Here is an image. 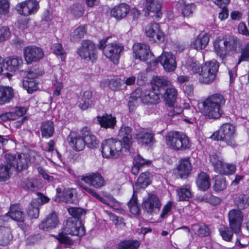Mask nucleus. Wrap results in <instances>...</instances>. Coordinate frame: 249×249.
<instances>
[{"label":"nucleus","instance_id":"obj_1","mask_svg":"<svg viewBox=\"0 0 249 249\" xmlns=\"http://www.w3.org/2000/svg\"><path fill=\"white\" fill-rule=\"evenodd\" d=\"M225 100L223 96L215 93L198 103V108L201 113L207 119H216L222 113L221 107L225 105Z\"/></svg>","mask_w":249,"mask_h":249},{"label":"nucleus","instance_id":"obj_2","mask_svg":"<svg viewBox=\"0 0 249 249\" xmlns=\"http://www.w3.org/2000/svg\"><path fill=\"white\" fill-rule=\"evenodd\" d=\"M111 38L108 36L100 40L97 45L98 48L102 50L105 56L112 61L114 64L118 63L121 53L124 51V46L119 43H108Z\"/></svg>","mask_w":249,"mask_h":249},{"label":"nucleus","instance_id":"obj_3","mask_svg":"<svg viewBox=\"0 0 249 249\" xmlns=\"http://www.w3.org/2000/svg\"><path fill=\"white\" fill-rule=\"evenodd\" d=\"M240 40L234 36L228 37L217 38L213 43V46L217 54L223 60L226 55L227 52L236 51Z\"/></svg>","mask_w":249,"mask_h":249},{"label":"nucleus","instance_id":"obj_4","mask_svg":"<svg viewBox=\"0 0 249 249\" xmlns=\"http://www.w3.org/2000/svg\"><path fill=\"white\" fill-rule=\"evenodd\" d=\"M167 145L175 150H184L190 146L188 138L178 131H171L166 136Z\"/></svg>","mask_w":249,"mask_h":249},{"label":"nucleus","instance_id":"obj_5","mask_svg":"<svg viewBox=\"0 0 249 249\" xmlns=\"http://www.w3.org/2000/svg\"><path fill=\"white\" fill-rule=\"evenodd\" d=\"M122 143L116 139H108L102 143V153L104 157L117 158L122 154Z\"/></svg>","mask_w":249,"mask_h":249},{"label":"nucleus","instance_id":"obj_6","mask_svg":"<svg viewBox=\"0 0 249 249\" xmlns=\"http://www.w3.org/2000/svg\"><path fill=\"white\" fill-rule=\"evenodd\" d=\"M76 53L81 58L92 62L96 60L98 57L95 44L88 39L81 41V45L78 48Z\"/></svg>","mask_w":249,"mask_h":249},{"label":"nucleus","instance_id":"obj_7","mask_svg":"<svg viewBox=\"0 0 249 249\" xmlns=\"http://www.w3.org/2000/svg\"><path fill=\"white\" fill-rule=\"evenodd\" d=\"M5 162L9 164L10 167L18 171L26 169L28 166L29 160L25 154H7L5 156Z\"/></svg>","mask_w":249,"mask_h":249},{"label":"nucleus","instance_id":"obj_8","mask_svg":"<svg viewBox=\"0 0 249 249\" xmlns=\"http://www.w3.org/2000/svg\"><path fill=\"white\" fill-rule=\"evenodd\" d=\"M134 57L150 64H153V54L151 52L148 45L144 43L135 44L133 47Z\"/></svg>","mask_w":249,"mask_h":249},{"label":"nucleus","instance_id":"obj_9","mask_svg":"<svg viewBox=\"0 0 249 249\" xmlns=\"http://www.w3.org/2000/svg\"><path fill=\"white\" fill-rule=\"evenodd\" d=\"M145 33L146 36L153 42L160 43L164 41L165 35L161 30L160 24L155 22H151L146 26Z\"/></svg>","mask_w":249,"mask_h":249},{"label":"nucleus","instance_id":"obj_10","mask_svg":"<svg viewBox=\"0 0 249 249\" xmlns=\"http://www.w3.org/2000/svg\"><path fill=\"white\" fill-rule=\"evenodd\" d=\"M64 231L66 234L73 236H82L85 233V228L81 221L73 217H70L66 220Z\"/></svg>","mask_w":249,"mask_h":249},{"label":"nucleus","instance_id":"obj_11","mask_svg":"<svg viewBox=\"0 0 249 249\" xmlns=\"http://www.w3.org/2000/svg\"><path fill=\"white\" fill-rule=\"evenodd\" d=\"M160 62L167 71H174L177 67L176 57L171 53L164 52L158 59L152 61L153 65L155 66Z\"/></svg>","mask_w":249,"mask_h":249},{"label":"nucleus","instance_id":"obj_12","mask_svg":"<svg viewBox=\"0 0 249 249\" xmlns=\"http://www.w3.org/2000/svg\"><path fill=\"white\" fill-rule=\"evenodd\" d=\"M39 8V3L36 0H26L18 3L15 9L19 14L28 16L36 14Z\"/></svg>","mask_w":249,"mask_h":249},{"label":"nucleus","instance_id":"obj_13","mask_svg":"<svg viewBox=\"0 0 249 249\" xmlns=\"http://www.w3.org/2000/svg\"><path fill=\"white\" fill-rule=\"evenodd\" d=\"M23 54L27 64L37 62L44 56L42 49L36 46H29L24 48Z\"/></svg>","mask_w":249,"mask_h":249},{"label":"nucleus","instance_id":"obj_14","mask_svg":"<svg viewBox=\"0 0 249 249\" xmlns=\"http://www.w3.org/2000/svg\"><path fill=\"white\" fill-rule=\"evenodd\" d=\"M140 90L138 89L132 93L131 96V102L133 100H137L139 98L140 101L145 104H156L160 101L158 94L155 93L153 91L146 90L141 95H140Z\"/></svg>","mask_w":249,"mask_h":249},{"label":"nucleus","instance_id":"obj_15","mask_svg":"<svg viewBox=\"0 0 249 249\" xmlns=\"http://www.w3.org/2000/svg\"><path fill=\"white\" fill-rule=\"evenodd\" d=\"M230 227L234 233L240 232L243 219V214L240 210L232 209L228 213Z\"/></svg>","mask_w":249,"mask_h":249},{"label":"nucleus","instance_id":"obj_16","mask_svg":"<svg viewBox=\"0 0 249 249\" xmlns=\"http://www.w3.org/2000/svg\"><path fill=\"white\" fill-rule=\"evenodd\" d=\"M220 133L222 135L223 141L231 146H236L234 140L235 128L233 125L230 123L223 124L220 127Z\"/></svg>","mask_w":249,"mask_h":249},{"label":"nucleus","instance_id":"obj_17","mask_svg":"<svg viewBox=\"0 0 249 249\" xmlns=\"http://www.w3.org/2000/svg\"><path fill=\"white\" fill-rule=\"evenodd\" d=\"M79 179L95 188H100L105 185V180L98 173H91L80 176Z\"/></svg>","mask_w":249,"mask_h":249},{"label":"nucleus","instance_id":"obj_18","mask_svg":"<svg viewBox=\"0 0 249 249\" xmlns=\"http://www.w3.org/2000/svg\"><path fill=\"white\" fill-rule=\"evenodd\" d=\"M219 67V63L214 59L207 62L201 67L200 75L203 78H215Z\"/></svg>","mask_w":249,"mask_h":249},{"label":"nucleus","instance_id":"obj_19","mask_svg":"<svg viewBox=\"0 0 249 249\" xmlns=\"http://www.w3.org/2000/svg\"><path fill=\"white\" fill-rule=\"evenodd\" d=\"M161 204L158 197L155 195L149 194L148 197L143 202L142 207L148 213L152 214L156 210L159 211Z\"/></svg>","mask_w":249,"mask_h":249},{"label":"nucleus","instance_id":"obj_20","mask_svg":"<svg viewBox=\"0 0 249 249\" xmlns=\"http://www.w3.org/2000/svg\"><path fill=\"white\" fill-rule=\"evenodd\" d=\"M176 174L181 178H186L192 170V166L189 158L180 159L177 166Z\"/></svg>","mask_w":249,"mask_h":249},{"label":"nucleus","instance_id":"obj_21","mask_svg":"<svg viewBox=\"0 0 249 249\" xmlns=\"http://www.w3.org/2000/svg\"><path fill=\"white\" fill-rule=\"evenodd\" d=\"M7 216L0 217V245L5 246L10 243L13 239V235L10 229L1 225L5 221Z\"/></svg>","mask_w":249,"mask_h":249},{"label":"nucleus","instance_id":"obj_22","mask_svg":"<svg viewBox=\"0 0 249 249\" xmlns=\"http://www.w3.org/2000/svg\"><path fill=\"white\" fill-rule=\"evenodd\" d=\"M56 213L52 212L48 214L39 225L40 229L44 231H50L55 228L58 223Z\"/></svg>","mask_w":249,"mask_h":249},{"label":"nucleus","instance_id":"obj_23","mask_svg":"<svg viewBox=\"0 0 249 249\" xmlns=\"http://www.w3.org/2000/svg\"><path fill=\"white\" fill-rule=\"evenodd\" d=\"M80 134L84 140L85 145L90 148H94L99 144L96 137L90 131L88 127H84L80 130Z\"/></svg>","mask_w":249,"mask_h":249},{"label":"nucleus","instance_id":"obj_24","mask_svg":"<svg viewBox=\"0 0 249 249\" xmlns=\"http://www.w3.org/2000/svg\"><path fill=\"white\" fill-rule=\"evenodd\" d=\"M67 140L70 145L75 151H82L86 145L82 136H80L74 132L70 133Z\"/></svg>","mask_w":249,"mask_h":249},{"label":"nucleus","instance_id":"obj_25","mask_svg":"<svg viewBox=\"0 0 249 249\" xmlns=\"http://www.w3.org/2000/svg\"><path fill=\"white\" fill-rule=\"evenodd\" d=\"M135 135L139 143L142 144H148L154 140V134L145 128H141L137 130Z\"/></svg>","mask_w":249,"mask_h":249},{"label":"nucleus","instance_id":"obj_26","mask_svg":"<svg viewBox=\"0 0 249 249\" xmlns=\"http://www.w3.org/2000/svg\"><path fill=\"white\" fill-rule=\"evenodd\" d=\"M177 8L183 17L192 16L196 6L194 3H187L185 0H179L176 4Z\"/></svg>","mask_w":249,"mask_h":249},{"label":"nucleus","instance_id":"obj_27","mask_svg":"<svg viewBox=\"0 0 249 249\" xmlns=\"http://www.w3.org/2000/svg\"><path fill=\"white\" fill-rule=\"evenodd\" d=\"M163 94V101L169 107H173L176 101L178 91L176 88L170 85L165 89Z\"/></svg>","mask_w":249,"mask_h":249},{"label":"nucleus","instance_id":"obj_28","mask_svg":"<svg viewBox=\"0 0 249 249\" xmlns=\"http://www.w3.org/2000/svg\"><path fill=\"white\" fill-rule=\"evenodd\" d=\"M196 183L199 190L202 191L208 190L211 185L209 176L204 172L198 174L196 177Z\"/></svg>","mask_w":249,"mask_h":249},{"label":"nucleus","instance_id":"obj_29","mask_svg":"<svg viewBox=\"0 0 249 249\" xmlns=\"http://www.w3.org/2000/svg\"><path fill=\"white\" fill-rule=\"evenodd\" d=\"M132 129L130 127L122 125L120 128L118 137L123 141L124 145L129 147L133 142Z\"/></svg>","mask_w":249,"mask_h":249},{"label":"nucleus","instance_id":"obj_30","mask_svg":"<svg viewBox=\"0 0 249 249\" xmlns=\"http://www.w3.org/2000/svg\"><path fill=\"white\" fill-rule=\"evenodd\" d=\"M130 7L125 3H122L115 6L111 11V15L117 19H121L125 17L129 11Z\"/></svg>","mask_w":249,"mask_h":249},{"label":"nucleus","instance_id":"obj_31","mask_svg":"<svg viewBox=\"0 0 249 249\" xmlns=\"http://www.w3.org/2000/svg\"><path fill=\"white\" fill-rule=\"evenodd\" d=\"M209 40V37L207 34H200L192 41L191 45L192 48L196 50H202L207 46Z\"/></svg>","mask_w":249,"mask_h":249},{"label":"nucleus","instance_id":"obj_32","mask_svg":"<svg viewBox=\"0 0 249 249\" xmlns=\"http://www.w3.org/2000/svg\"><path fill=\"white\" fill-rule=\"evenodd\" d=\"M151 163L150 160H146L140 155H137L134 158L133 166L131 169L132 173L135 175H137L142 167L145 165H149Z\"/></svg>","mask_w":249,"mask_h":249},{"label":"nucleus","instance_id":"obj_33","mask_svg":"<svg viewBox=\"0 0 249 249\" xmlns=\"http://www.w3.org/2000/svg\"><path fill=\"white\" fill-rule=\"evenodd\" d=\"M14 90L10 87H0V105H4L10 102L13 98Z\"/></svg>","mask_w":249,"mask_h":249},{"label":"nucleus","instance_id":"obj_34","mask_svg":"<svg viewBox=\"0 0 249 249\" xmlns=\"http://www.w3.org/2000/svg\"><path fill=\"white\" fill-rule=\"evenodd\" d=\"M97 119L101 126L105 128H113L116 124V118L111 115L106 114L102 116H97Z\"/></svg>","mask_w":249,"mask_h":249},{"label":"nucleus","instance_id":"obj_35","mask_svg":"<svg viewBox=\"0 0 249 249\" xmlns=\"http://www.w3.org/2000/svg\"><path fill=\"white\" fill-rule=\"evenodd\" d=\"M12 219L18 222H23L25 215L18 205H13L7 213Z\"/></svg>","mask_w":249,"mask_h":249},{"label":"nucleus","instance_id":"obj_36","mask_svg":"<svg viewBox=\"0 0 249 249\" xmlns=\"http://www.w3.org/2000/svg\"><path fill=\"white\" fill-rule=\"evenodd\" d=\"M54 131V124L53 122L46 121L43 122L40 126L41 134L43 138L51 137Z\"/></svg>","mask_w":249,"mask_h":249},{"label":"nucleus","instance_id":"obj_37","mask_svg":"<svg viewBox=\"0 0 249 249\" xmlns=\"http://www.w3.org/2000/svg\"><path fill=\"white\" fill-rule=\"evenodd\" d=\"M145 8L147 11L156 13L158 17H160V12L162 2L161 0H145Z\"/></svg>","mask_w":249,"mask_h":249},{"label":"nucleus","instance_id":"obj_38","mask_svg":"<svg viewBox=\"0 0 249 249\" xmlns=\"http://www.w3.org/2000/svg\"><path fill=\"white\" fill-rule=\"evenodd\" d=\"M21 186L25 190L34 192L38 190V182L35 178H26L22 181Z\"/></svg>","mask_w":249,"mask_h":249},{"label":"nucleus","instance_id":"obj_39","mask_svg":"<svg viewBox=\"0 0 249 249\" xmlns=\"http://www.w3.org/2000/svg\"><path fill=\"white\" fill-rule=\"evenodd\" d=\"M22 63V60L20 57L16 56H10L6 60L7 69L11 71H15Z\"/></svg>","mask_w":249,"mask_h":249},{"label":"nucleus","instance_id":"obj_40","mask_svg":"<svg viewBox=\"0 0 249 249\" xmlns=\"http://www.w3.org/2000/svg\"><path fill=\"white\" fill-rule=\"evenodd\" d=\"M192 230L196 234L201 237L208 236L211 232L209 226L205 224H194L192 226Z\"/></svg>","mask_w":249,"mask_h":249},{"label":"nucleus","instance_id":"obj_41","mask_svg":"<svg viewBox=\"0 0 249 249\" xmlns=\"http://www.w3.org/2000/svg\"><path fill=\"white\" fill-rule=\"evenodd\" d=\"M178 199L180 201H186L191 197V186L189 184L184 185L177 190Z\"/></svg>","mask_w":249,"mask_h":249},{"label":"nucleus","instance_id":"obj_42","mask_svg":"<svg viewBox=\"0 0 249 249\" xmlns=\"http://www.w3.org/2000/svg\"><path fill=\"white\" fill-rule=\"evenodd\" d=\"M151 183V175L149 172L141 174L137 179L136 185L139 188H144Z\"/></svg>","mask_w":249,"mask_h":249},{"label":"nucleus","instance_id":"obj_43","mask_svg":"<svg viewBox=\"0 0 249 249\" xmlns=\"http://www.w3.org/2000/svg\"><path fill=\"white\" fill-rule=\"evenodd\" d=\"M151 83L152 88L154 89L157 88L158 90L161 89H165L171 85V82L167 79H152Z\"/></svg>","mask_w":249,"mask_h":249},{"label":"nucleus","instance_id":"obj_44","mask_svg":"<svg viewBox=\"0 0 249 249\" xmlns=\"http://www.w3.org/2000/svg\"><path fill=\"white\" fill-rule=\"evenodd\" d=\"M76 191L73 188H68L63 190V201L67 203H73L76 201Z\"/></svg>","mask_w":249,"mask_h":249},{"label":"nucleus","instance_id":"obj_45","mask_svg":"<svg viewBox=\"0 0 249 249\" xmlns=\"http://www.w3.org/2000/svg\"><path fill=\"white\" fill-rule=\"evenodd\" d=\"M86 33L87 29L85 26H79L72 33L70 40L73 42L78 41L82 38L84 37Z\"/></svg>","mask_w":249,"mask_h":249},{"label":"nucleus","instance_id":"obj_46","mask_svg":"<svg viewBox=\"0 0 249 249\" xmlns=\"http://www.w3.org/2000/svg\"><path fill=\"white\" fill-rule=\"evenodd\" d=\"M39 201L37 199L32 200L29 206L27 213L31 218H36L39 215Z\"/></svg>","mask_w":249,"mask_h":249},{"label":"nucleus","instance_id":"obj_47","mask_svg":"<svg viewBox=\"0 0 249 249\" xmlns=\"http://www.w3.org/2000/svg\"><path fill=\"white\" fill-rule=\"evenodd\" d=\"M236 169V166L234 164L223 162L216 172L226 175H232L235 173Z\"/></svg>","mask_w":249,"mask_h":249},{"label":"nucleus","instance_id":"obj_48","mask_svg":"<svg viewBox=\"0 0 249 249\" xmlns=\"http://www.w3.org/2000/svg\"><path fill=\"white\" fill-rule=\"evenodd\" d=\"M9 8L7 0H0V19L4 20L9 17Z\"/></svg>","mask_w":249,"mask_h":249},{"label":"nucleus","instance_id":"obj_49","mask_svg":"<svg viewBox=\"0 0 249 249\" xmlns=\"http://www.w3.org/2000/svg\"><path fill=\"white\" fill-rule=\"evenodd\" d=\"M140 244L137 240H125L120 242L117 249H138Z\"/></svg>","mask_w":249,"mask_h":249},{"label":"nucleus","instance_id":"obj_50","mask_svg":"<svg viewBox=\"0 0 249 249\" xmlns=\"http://www.w3.org/2000/svg\"><path fill=\"white\" fill-rule=\"evenodd\" d=\"M127 205L130 212L134 215L139 214L140 209L139 205L138 203L137 196L133 194V195L127 203Z\"/></svg>","mask_w":249,"mask_h":249},{"label":"nucleus","instance_id":"obj_51","mask_svg":"<svg viewBox=\"0 0 249 249\" xmlns=\"http://www.w3.org/2000/svg\"><path fill=\"white\" fill-rule=\"evenodd\" d=\"M108 87L113 90L125 88L124 81L122 79H107Z\"/></svg>","mask_w":249,"mask_h":249},{"label":"nucleus","instance_id":"obj_52","mask_svg":"<svg viewBox=\"0 0 249 249\" xmlns=\"http://www.w3.org/2000/svg\"><path fill=\"white\" fill-rule=\"evenodd\" d=\"M43 73L44 71L41 68L36 65L32 67L28 71L24 72L26 78H37L42 76Z\"/></svg>","mask_w":249,"mask_h":249},{"label":"nucleus","instance_id":"obj_53","mask_svg":"<svg viewBox=\"0 0 249 249\" xmlns=\"http://www.w3.org/2000/svg\"><path fill=\"white\" fill-rule=\"evenodd\" d=\"M37 84L35 79H26L23 81V87L28 93H32L37 89Z\"/></svg>","mask_w":249,"mask_h":249},{"label":"nucleus","instance_id":"obj_54","mask_svg":"<svg viewBox=\"0 0 249 249\" xmlns=\"http://www.w3.org/2000/svg\"><path fill=\"white\" fill-rule=\"evenodd\" d=\"M51 50H53V53L57 55L60 56L62 61H64L66 57V53L63 49L62 45L61 43H54L52 45Z\"/></svg>","mask_w":249,"mask_h":249},{"label":"nucleus","instance_id":"obj_55","mask_svg":"<svg viewBox=\"0 0 249 249\" xmlns=\"http://www.w3.org/2000/svg\"><path fill=\"white\" fill-rule=\"evenodd\" d=\"M10 168L11 167L6 162L0 165V181H5L9 178Z\"/></svg>","mask_w":249,"mask_h":249},{"label":"nucleus","instance_id":"obj_56","mask_svg":"<svg viewBox=\"0 0 249 249\" xmlns=\"http://www.w3.org/2000/svg\"><path fill=\"white\" fill-rule=\"evenodd\" d=\"M68 213L72 216L71 217L79 220L80 217L86 214L84 209L78 207H70L68 209Z\"/></svg>","mask_w":249,"mask_h":249},{"label":"nucleus","instance_id":"obj_57","mask_svg":"<svg viewBox=\"0 0 249 249\" xmlns=\"http://www.w3.org/2000/svg\"><path fill=\"white\" fill-rule=\"evenodd\" d=\"M242 61L249 62V43L247 44L241 50V55L239 58L238 64Z\"/></svg>","mask_w":249,"mask_h":249},{"label":"nucleus","instance_id":"obj_58","mask_svg":"<svg viewBox=\"0 0 249 249\" xmlns=\"http://www.w3.org/2000/svg\"><path fill=\"white\" fill-rule=\"evenodd\" d=\"M227 186L226 181L223 178H217L213 186L214 190L217 192H220L226 189Z\"/></svg>","mask_w":249,"mask_h":249},{"label":"nucleus","instance_id":"obj_59","mask_svg":"<svg viewBox=\"0 0 249 249\" xmlns=\"http://www.w3.org/2000/svg\"><path fill=\"white\" fill-rule=\"evenodd\" d=\"M247 198L246 196L243 194L239 195L235 198L234 202L235 205L240 209L246 208L247 206L249 205L247 202Z\"/></svg>","mask_w":249,"mask_h":249},{"label":"nucleus","instance_id":"obj_60","mask_svg":"<svg viewBox=\"0 0 249 249\" xmlns=\"http://www.w3.org/2000/svg\"><path fill=\"white\" fill-rule=\"evenodd\" d=\"M107 213L109 216L110 220L116 225L120 226V227H124L125 226V223L123 217L118 216L110 212H108Z\"/></svg>","mask_w":249,"mask_h":249},{"label":"nucleus","instance_id":"obj_61","mask_svg":"<svg viewBox=\"0 0 249 249\" xmlns=\"http://www.w3.org/2000/svg\"><path fill=\"white\" fill-rule=\"evenodd\" d=\"M219 232L222 238L227 241H230L233 235V232L232 230H230L228 227H223L219 229Z\"/></svg>","mask_w":249,"mask_h":249},{"label":"nucleus","instance_id":"obj_62","mask_svg":"<svg viewBox=\"0 0 249 249\" xmlns=\"http://www.w3.org/2000/svg\"><path fill=\"white\" fill-rule=\"evenodd\" d=\"M210 161L212 163L216 172L217 171L218 168H220L223 162L220 157L215 154L210 156Z\"/></svg>","mask_w":249,"mask_h":249},{"label":"nucleus","instance_id":"obj_63","mask_svg":"<svg viewBox=\"0 0 249 249\" xmlns=\"http://www.w3.org/2000/svg\"><path fill=\"white\" fill-rule=\"evenodd\" d=\"M10 34V31L8 27H0V43L7 40L9 38Z\"/></svg>","mask_w":249,"mask_h":249},{"label":"nucleus","instance_id":"obj_64","mask_svg":"<svg viewBox=\"0 0 249 249\" xmlns=\"http://www.w3.org/2000/svg\"><path fill=\"white\" fill-rule=\"evenodd\" d=\"M71 14L75 17H81L84 13V8L80 4H73L71 8Z\"/></svg>","mask_w":249,"mask_h":249}]
</instances>
